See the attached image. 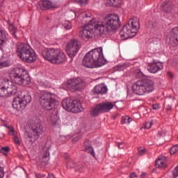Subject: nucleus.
<instances>
[{"mask_svg": "<svg viewBox=\"0 0 178 178\" xmlns=\"http://www.w3.org/2000/svg\"><path fill=\"white\" fill-rule=\"evenodd\" d=\"M104 22L97 23L95 18L88 19V17H85L83 19L84 28L79 31V37L84 41H88L92 35V30L95 29L99 31L100 34H111L115 33L121 25L120 18L116 14H110L104 17Z\"/></svg>", "mask_w": 178, "mask_h": 178, "instance_id": "nucleus-1", "label": "nucleus"}, {"mask_svg": "<svg viewBox=\"0 0 178 178\" xmlns=\"http://www.w3.org/2000/svg\"><path fill=\"white\" fill-rule=\"evenodd\" d=\"M138 30H140V19L137 17H133L122 27L120 34L122 40H127V38L134 37L138 33Z\"/></svg>", "mask_w": 178, "mask_h": 178, "instance_id": "nucleus-2", "label": "nucleus"}, {"mask_svg": "<svg viewBox=\"0 0 178 178\" xmlns=\"http://www.w3.org/2000/svg\"><path fill=\"white\" fill-rule=\"evenodd\" d=\"M42 56L44 59L55 65H60V63L66 62V55L58 49H44L42 51Z\"/></svg>", "mask_w": 178, "mask_h": 178, "instance_id": "nucleus-3", "label": "nucleus"}, {"mask_svg": "<svg viewBox=\"0 0 178 178\" xmlns=\"http://www.w3.org/2000/svg\"><path fill=\"white\" fill-rule=\"evenodd\" d=\"M17 55L26 63H33L37 60V54L27 44L22 42L17 44Z\"/></svg>", "mask_w": 178, "mask_h": 178, "instance_id": "nucleus-4", "label": "nucleus"}, {"mask_svg": "<svg viewBox=\"0 0 178 178\" xmlns=\"http://www.w3.org/2000/svg\"><path fill=\"white\" fill-rule=\"evenodd\" d=\"M10 79L18 86H29L31 83V78L24 68L16 67L10 73Z\"/></svg>", "mask_w": 178, "mask_h": 178, "instance_id": "nucleus-5", "label": "nucleus"}, {"mask_svg": "<svg viewBox=\"0 0 178 178\" xmlns=\"http://www.w3.org/2000/svg\"><path fill=\"white\" fill-rule=\"evenodd\" d=\"M154 82L149 79L138 80L132 86V91L136 95H144L154 90Z\"/></svg>", "mask_w": 178, "mask_h": 178, "instance_id": "nucleus-6", "label": "nucleus"}, {"mask_svg": "<svg viewBox=\"0 0 178 178\" xmlns=\"http://www.w3.org/2000/svg\"><path fill=\"white\" fill-rule=\"evenodd\" d=\"M42 134H44V126L40 122H35L24 132V137L30 143H35Z\"/></svg>", "mask_w": 178, "mask_h": 178, "instance_id": "nucleus-7", "label": "nucleus"}, {"mask_svg": "<svg viewBox=\"0 0 178 178\" xmlns=\"http://www.w3.org/2000/svg\"><path fill=\"white\" fill-rule=\"evenodd\" d=\"M39 102L45 111H52L55 108L56 99L53 93L42 92L40 94Z\"/></svg>", "mask_w": 178, "mask_h": 178, "instance_id": "nucleus-8", "label": "nucleus"}, {"mask_svg": "<svg viewBox=\"0 0 178 178\" xmlns=\"http://www.w3.org/2000/svg\"><path fill=\"white\" fill-rule=\"evenodd\" d=\"M30 102H31V96L25 92H22L13 99V108L18 111H24Z\"/></svg>", "mask_w": 178, "mask_h": 178, "instance_id": "nucleus-9", "label": "nucleus"}, {"mask_svg": "<svg viewBox=\"0 0 178 178\" xmlns=\"http://www.w3.org/2000/svg\"><path fill=\"white\" fill-rule=\"evenodd\" d=\"M16 92H17V87L16 85H10L8 80L0 81V97H3L15 95Z\"/></svg>", "mask_w": 178, "mask_h": 178, "instance_id": "nucleus-10", "label": "nucleus"}, {"mask_svg": "<svg viewBox=\"0 0 178 178\" xmlns=\"http://www.w3.org/2000/svg\"><path fill=\"white\" fill-rule=\"evenodd\" d=\"M88 54H90V57L93 60V62H95L96 65H97V67H101V66H103L104 60L102 47L94 49L88 52Z\"/></svg>", "mask_w": 178, "mask_h": 178, "instance_id": "nucleus-11", "label": "nucleus"}, {"mask_svg": "<svg viewBox=\"0 0 178 178\" xmlns=\"http://www.w3.org/2000/svg\"><path fill=\"white\" fill-rule=\"evenodd\" d=\"M81 48V44L77 39H72L67 44L66 52L70 58L76 56V54L79 52V49Z\"/></svg>", "mask_w": 178, "mask_h": 178, "instance_id": "nucleus-12", "label": "nucleus"}, {"mask_svg": "<svg viewBox=\"0 0 178 178\" xmlns=\"http://www.w3.org/2000/svg\"><path fill=\"white\" fill-rule=\"evenodd\" d=\"M113 108V104L111 102L102 103L96 105V106L90 111L91 116H98L99 113L104 112H109L111 109Z\"/></svg>", "mask_w": 178, "mask_h": 178, "instance_id": "nucleus-13", "label": "nucleus"}, {"mask_svg": "<svg viewBox=\"0 0 178 178\" xmlns=\"http://www.w3.org/2000/svg\"><path fill=\"white\" fill-rule=\"evenodd\" d=\"M67 83L68 88L72 92L79 91L83 87V79L80 77L69 79Z\"/></svg>", "mask_w": 178, "mask_h": 178, "instance_id": "nucleus-14", "label": "nucleus"}, {"mask_svg": "<svg viewBox=\"0 0 178 178\" xmlns=\"http://www.w3.org/2000/svg\"><path fill=\"white\" fill-rule=\"evenodd\" d=\"M82 63L85 67H88L90 69H94V67H98L91 56L89 53H87L84 56Z\"/></svg>", "mask_w": 178, "mask_h": 178, "instance_id": "nucleus-15", "label": "nucleus"}, {"mask_svg": "<svg viewBox=\"0 0 178 178\" xmlns=\"http://www.w3.org/2000/svg\"><path fill=\"white\" fill-rule=\"evenodd\" d=\"M170 44L172 47L178 45V27L173 28L170 33Z\"/></svg>", "mask_w": 178, "mask_h": 178, "instance_id": "nucleus-16", "label": "nucleus"}, {"mask_svg": "<svg viewBox=\"0 0 178 178\" xmlns=\"http://www.w3.org/2000/svg\"><path fill=\"white\" fill-rule=\"evenodd\" d=\"M49 161V149L48 147L43 148V152L42 153V156L39 158V162L42 163V165H47Z\"/></svg>", "mask_w": 178, "mask_h": 178, "instance_id": "nucleus-17", "label": "nucleus"}, {"mask_svg": "<svg viewBox=\"0 0 178 178\" xmlns=\"http://www.w3.org/2000/svg\"><path fill=\"white\" fill-rule=\"evenodd\" d=\"M67 169H83L84 168V164L81 162H76L74 160H68L67 161Z\"/></svg>", "mask_w": 178, "mask_h": 178, "instance_id": "nucleus-18", "label": "nucleus"}, {"mask_svg": "<svg viewBox=\"0 0 178 178\" xmlns=\"http://www.w3.org/2000/svg\"><path fill=\"white\" fill-rule=\"evenodd\" d=\"M83 110L80 101L74 100L70 111L73 112V113H80V112H83Z\"/></svg>", "mask_w": 178, "mask_h": 178, "instance_id": "nucleus-19", "label": "nucleus"}, {"mask_svg": "<svg viewBox=\"0 0 178 178\" xmlns=\"http://www.w3.org/2000/svg\"><path fill=\"white\" fill-rule=\"evenodd\" d=\"M155 165L156 168H159L160 169H165V168H168V165L166 164V157H159L156 160Z\"/></svg>", "mask_w": 178, "mask_h": 178, "instance_id": "nucleus-20", "label": "nucleus"}, {"mask_svg": "<svg viewBox=\"0 0 178 178\" xmlns=\"http://www.w3.org/2000/svg\"><path fill=\"white\" fill-rule=\"evenodd\" d=\"M39 6L42 10H48V9L52 8V2L51 0H41L39 2Z\"/></svg>", "mask_w": 178, "mask_h": 178, "instance_id": "nucleus-21", "label": "nucleus"}, {"mask_svg": "<svg viewBox=\"0 0 178 178\" xmlns=\"http://www.w3.org/2000/svg\"><path fill=\"white\" fill-rule=\"evenodd\" d=\"M74 100L72 99H65L62 102V106L65 111H71Z\"/></svg>", "mask_w": 178, "mask_h": 178, "instance_id": "nucleus-22", "label": "nucleus"}, {"mask_svg": "<svg viewBox=\"0 0 178 178\" xmlns=\"http://www.w3.org/2000/svg\"><path fill=\"white\" fill-rule=\"evenodd\" d=\"M163 69V65L162 64H158L157 63H153L149 66L148 70L150 73H156L159 70Z\"/></svg>", "mask_w": 178, "mask_h": 178, "instance_id": "nucleus-23", "label": "nucleus"}, {"mask_svg": "<svg viewBox=\"0 0 178 178\" xmlns=\"http://www.w3.org/2000/svg\"><path fill=\"white\" fill-rule=\"evenodd\" d=\"M108 88L104 86V85H97L93 89L94 94H106Z\"/></svg>", "mask_w": 178, "mask_h": 178, "instance_id": "nucleus-24", "label": "nucleus"}, {"mask_svg": "<svg viewBox=\"0 0 178 178\" xmlns=\"http://www.w3.org/2000/svg\"><path fill=\"white\" fill-rule=\"evenodd\" d=\"M85 149L86 152L88 154H90L92 156H95V153L94 152V149L92 148V146L91 145V141L86 140L85 142Z\"/></svg>", "mask_w": 178, "mask_h": 178, "instance_id": "nucleus-25", "label": "nucleus"}, {"mask_svg": "<svg viewBox=\"0 0 178 178\" xmlns=\"http://www.w3.org/2000/svg\"><path fill=\"white\" fill-rule=\"evenodd\" d=\"M6 41H8V38H6V32L0 29V48L5 44V42H6Z\"/></svg>", "mask_w": 178, "mask_h": 178, "instance_id": "nucleus-26", "label": "nucleus"}, {"mask_svg": "<svg viewBox=\"0 0 178 178\" xmlns=\"http://www.w3.org/2000/svg\"><path fill=\"white\" fill-rule=\"evenodd\" d=\"M122 3V0H108L106 2L107 6H114L116 8V6H119Z\"/></svg>", "mask_w": 178, "mask_h": 178, "instance_id": "nucleus-27", "label": "nucleus"}, {"mask_svg": "<svg viewBox=\"0 0 178 178\" xmlns=\"http://www.w3.org/2000/svg\"><path fill=\"white\" fill-rule=\"evenodd\" d=\"M8 30L15 38H17V35H16V33H17V28L15 27L13 24H10V26H8Z\"/></svg>", "mask_w": 178, "mask_h": 178, "instance_id": "nucleus-28", "label": "nucleus"}, {"mask_svg": "<svg viewBox=\"0 0 178 178\" xmlns=\"http://www.w3.org/2000/svg\"><path fill=\"white\" fill-rule=\"evenodd\" d=\"M163 6V10H164L166 13H169V12L172 11V6L168 3V1H165Z\"/></svg>", "mask_w": 178, "mask_h": 178, "instance_id": "nucleus-29", "label": "nucleus"}, {"mask_svg": "<svg viewBox=\"0 0 178 178\" xmlns=\"http://www.w3.org/2000/svg\"><path fill=\"white\" fill-rule=\"evenodd\" d=\"M10 151V148L9 147H0V154H3V155H8V152Z\"/></svg>", "mask_w": 178, "mask_h": 178, "instance_id": "nucleus-30", "label": "nucleus"}, {"mask_svg": "<svg viewBox=\"0 0 178 178\" xmlns=\"http://www.w3.org/2000/svg\"><path fill=\"white\" fill-rule=\"evenodd\" d=\"M131 120V118L129 116H125L122 118L121 123L122 124H129Z\"/></svg>", "mask_w": 178, "mask_h": 178, "instance_id": "nucleus-31", "label": "nucleus"}, {"mask_svg": "<svg viewBox=\"0 0 178 178\" xmlns=\"http://www.w3.org/2000/svg\"><path fill=\"white\" fill-rule=\"evenodd\" d=\"M63 26L65 30H70L72 29V23L69 21L64 22Z\"/></svg>", "mask_w": 178, "mask_h": 178, "instance_id": "nucleus-32", "label": "nucleus"}, {"mask_svg": "<svg viewBox=\"0 0 178 178\" xmlns=\"http://www.w3.org/2000/svg\"><path fill=\"white\" fill-rule=\"evenodd\" d=\"M138 155H140V156L145 155L147 154V149L145 148L143 149V147H139L138 148Z\"/></svg>", "mask_w": 178, "mask_h": 178, "instance_id": "nucleus-33", "label": "nucleus"}, {"mask_svg": "<svg viewBox=\"0 0 178 178\" xmlns=\"http://www.w3.org/2000/svg\"><path fill=\"white\" fill-rule=\"evenodd\" d=\"M74 2H76L79 3V5H81V6H86L87 5V2H88V0H74Z\"/></svg>", "mask_w": 178, "mask_h": 178, "instance_id": "nucleus-34", "label": "nucleus"}, {"mask_svg": "<svg viewBox=\"0 0 178 178\" xmlns=\"http://www.w3.org/2000/svg\"><path fill=\"white\" fill-rule=\"evenodd\" d=\"M10 65V63L9 61L6 60V61H0V68L2 67H8V66Z\"/></svg>", "mask_w": 178, "mask_h": 178, "instance_id": "nucleus-35", "label": "nucleus"}, {"mask_svg": "<svg viewBox=\"0 0 178 178\" xmlns=\"http://www.w3.org/2000/svg\"><path fill=\"white\" fill-rule=\"evenodd\" d=\"M178 151V147L177 146H173L170 151V153L171 155H175V154H176V152H177Z\"/></svg>", "mask_w": 178, "mask_h": 178, "instance_id": "nucleus-36", "label": "nucleus"}, {"mask_svg": "<svg viewBox=\"0 0 178 178\" xmlns=\"http://www.w3.org/2000/svg\"><path fill=\"white\" fill-rule=\"evenodd\" d=\"M172 176L174 178L178 177V165L172 171Z\"/></svg>", "mask_w": 178, "mask_h": 178, "instance_id": "nucleus-37", "label": "nucleus"}, {"mask_svg": "<svg viewBox=\"0 0 178 178\" xmlns=\"http://www.w3.org/2000/svg\"><path fill=\"white\" fill-rule=\"evenodd\" d=\"M154 124V121L146 122L145 127V129H151V127Z\"/></svg>", "mask_w": 178, "mask_h": 178, "instance_id": "nucleus-38", "label": "nucleus"}, {"mask_svg": "<svg viewBox=\"0 0 178 178\" xmlns=\"http://www.w3.org/2000/svg\"><path fill=\"white\" fill-rule=\"evenodd\" d=\"M14 143L17 145H20V140H19V138L17 136L14 137Z\"/></svg>", "mask_w": 178, "mask_h": 178, "instance_id": "nucleus-39", "label": "nucleus"}, {"mask_svg": "<svg viewBox=\"0 0 178 178\" xmlns=\"http://www.w3.org/2000/svg\"><path fill=\"white\" fill-rule=\"evenodd\" d=\"M3 176H5V172H3V168L0 166V178H3Z\"/></svg>", "mask_w": 178, "mask_h": 178, "instance_id": "nucleus-40", "label": "nucleus"}, {"mask_svg": "<svg viewBox=\"0 0 178 178\" xmlns=\"http://www.w3.org/2000/svg\"><path fill=\"white\" fill-rule=\"evenodd\" d=\"M165 108L168 112H169V111H172V106L170 104H165Z\"/></svg>", "mask_w": 178, "mask_h": 178, "instance_id": "nucleus-41", "label": "nucleus"}, {"mask_svg": "<svg viewBox=\"0 0 178 178\" xmlns=\"http://www.w3.org/2000/svg\"><path fill=\"white\" fill-rule=\"evenodd\" d=\"M42 87H44V88H48L49 87V83L48 82H44L41 83Z\"/></svg>", "mask_w": 178, "mask_h": 178, "instance_id": "nucleus-42", "label": "nucleus"}, {"mask_svg": "<svg viewBox=\"0 0 178 178\" xmlns=\"http://www.w3.org/2000/svg\"><path fill=\"white\" fill-rule=\"evenodd\" d=\"M152 108L154 111H158V109H159V104H153Z\"/></svg>", "mask_w": 178, "mask_h": 178, "instance_id": "nucleus-43", "label": "nucleus"}, {"mask_svg": "<svg viewBox=\"0 0 178 178\" xmlns=\"http://www.w3.org/2000/svg\"><path fill=\"white\" fill-rule=\"evenodd\" d=\"M53 116H54L55 119H58V111L56 110H54L52 113Z\"/></svg>", "mask_w": 178, "mask_h": 178, "instance_id": "nucleus-44", "label": "nucleus"}, {"mask_svg": "<svg viewBox=\"0 0 178 178\" xmlns=\"http://www.w3.org/2000/svg\"><path fill=\"white\" fill-rule=\"evenodd\" d=\"M130 178H137V174L136 172H131L129 175Z\"/></svg>", "mask_w": 178, "mask_h": 178, "instance_id": "nucleus-45", "label": "nucleus"}, {"mask_svg": "<svg viewBox=\"0 0 178 178\" xmlns=\"http://www.w3.org/2000/svg\"><path fill=\"white\" fill-rule=\"evenodd\" d=\"M79 137H75L74 139H72L73 143H77L79 141Z\"/></svg>", "mask_w": 178, "mask_h": 178, "instance_id": "nucleus-46", "label": "nucleus"}, {"mask_svg": "<svg viewBox=\"0 0 178 178\" xmlns=\"http://www.w3.org/2000/svg\"><path fill=\"white\" fill-rule=\"evenodd\" d=\"M146 177H147V173H145V172H143L140 175V178H145Z\"/></svg>", "mask_w": 178, "mask_h": 178, "instance_id": "nucleus-47", "label": "nucleus"}, {"mask_svg": "<svg viewBox=\"0 0 178 178\" xmlns=\"http://www.w3.org/2000/svg\"><path fill=\"white\" fill-rule=\"evenodd\" d=\"M125 68H126V65H120V70H124V69H125Z\"/></svg>", "mask_w": 178, "mask_h": 178, "instance_id": "nucleus-48", "label": "nucleus"}, {"mask_svg": "<svg viewBox=\"0 0 178 178\" xmlns=\"http://www.w3.org/2000/svg\"><path fill=\"white\" fill-rule=\"evenodd\" d=\"M138 74L140 76V77H144L145 76V74H144V73L141 72H138Z\"/></svg>", "mask_w": 178, "mask_h": 178, "instance_id": "nucleus-49", "label": "nucleus"}, {"mask_svg": "<svg viewBox=\"0 0 178 178\" xmlns=\"http://www.w3.org/2000/svg\"><path fill=\"white\" fill-rule=\"evenodd\" d=\"M158 136H159V137H162V136H163V132H162V131H159V132H158Z\"/></svg>", "mask_w": 178, "mask_h": 178, "instance_id": "nucleus-50", "label": "nucleus"}, {"mask_svg": "<svg viewBox=\"0 0 178 178\" xmlns=\"http://www.w3.org/2000/svg\"><path fill=\"white\" fill-rule=\"evenodd\" d=\"M8 129H10L11 133H15V129L12 127H9Z\"/></svg>", "mask_w": 178, "mask_h": 178, "instance_id": "nucleus-51", "label": "nucleus"}, {"mask_svg": "<svg viewBox=\"0 0 178 178\" xmlns=\"http://www.w3.org/2000/svg\"><path fill=\"white\" fill-rule=\"evenodd\" d=\"M121 144H122V143H117V145H118V148H119L120 149H122V148H123V147H121V146H120Z\"/></svg>", "mask_w": 178, "mask_h": 178, "instance_id": "nucleus-52", "label": "nucleus"}, {"mask_svg": "<svg viewBox=\"0 0 178 178\" xmlns=\"http://www.w3.org/2000/svg\"><path fill=\"white\" fill-rule=\"evenodd\" d=\"M168 75L170 77H173V74H172V72H168Z\"/></svg>", "mask_w": 178, "mask_h": 178, "instance_id": "nucleus-53", "label": "nucleus"}, {"mask_svg": "<svg viewBox=\"0 0 178 178\" xmlns=\"http://www.w3.org/2000/svg\"><path fill=\"white\" fill-rule=\"evenodd\" d=\"M7 23H8V26H10V24H13L10 23V19H8L7 21Z\"/></svg>", "mask_w": 178, "mask_h": 178, "instance_id": "nucleus-54", "label": "nucleus"}, {"mask_svg": "<svg viewBox=\"0 0 178 178\" xmlns=\"http://www.w3.org/2000/svg\"><path fill=\"white\" fill-rule=\"evenodd\" d=\"M36 177H38V178H41V175H40V174H36Z\"/></svg>", "mask_w": 178, "mask_h": 178, "instance_id": "nucleus-55", "label": "nucleus"}]
</instances>
